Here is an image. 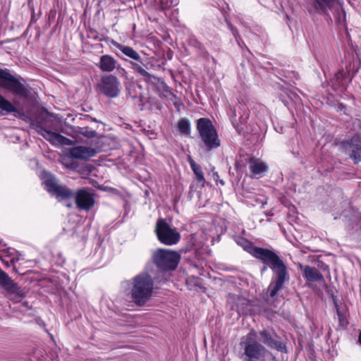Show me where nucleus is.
<instances>
[{"label":"nucleus","instance_id":"6","mask_svg":"<svg viewBox=\"0 0 361 361\" xmlns=\"http://www.w3.org/2000/svg\"><path fill=\"white\" fill-rule=\"evenodd\" d=\"M197 130L207 152L216 149L221 145L216 130L209 118H199L197 121Z\"/></svg>","mask_w":361,"mask_h":361},{"label":"nucleus","instance_id":"24","mask_svg":"<svg viewBox=\"0 0 361 361\" xmlns=\"http://www.w3.org/2000/svg\"><path fill=\"white\" fill-rule=\"evenodd\" d=\"M177 127L180 134L184 135H189L190 134V123L187 118L180 119Z\"/></svg>","mask_w":361,"mask_h":361},{"label":"nucleus","instance_id":"5","mask_svg":"<svg viewBox=\"0 0 361 361\" xmlns=\"http://www.w3.org/2000/svg\"><path fill=\"white\" fill-rule=\"evenodd\" d=\"M256 336L257 333L252 330L241 338L240 345L244 350L241 357L243 361H262L269 353L265 346L256 340Z\"/></svg>","mask_w":361,"mask_h":361},{"label":"nucleus","instance_id":"7","mask_svg":"<svg viewBox=\"0 0 361 361\" xmlns=\"http://www.w3.org/2000/svg\"><path fill=\"white\" fill-rule=\"evenodd\" d=\"M154 263L164 271L174 270L177 267L180 255L175 251L167 249H158L152 255Z\"/></svg>","mask_w":361,"mask_h":361},{"label":"nucleus","instance_id":"8","mask_svg":"<svg viewBox=\"0 0 361 361\" xmlns=\"http://www.w3.org/2000/svg\"><path fill=\"white\" fill-rule=\"evenodd\" d=\"M155 233L158 240L166 245H173L180 240V235L172 228L164 219H159L156 224Z\"/></svg>","mask_w":361,"mask_h":361},{"label":"nucleus","instance_id":"10","mask_svg":"<svg viewBox=\"0 0 361 361\" xmlns=\"http://www.w3.org/2000/svg\"><path fill=\"white\" fill-rule=\"evenodd\" d=\"M121 83L118 79L113 75L102 76L97 88L99 92L107 97H117L121 92Z\"/></svg>","mask_w":361,"mask_h":361},{"label":"nucleus","instance_id":"9","mask_svg":"<svg viewBox=\"0 0 361 361\" xmlns=\"http://www.w3.org/2000/svg\"><path fill=\"white\" fill-rule=\"evenodd\" d=\"M43 179L45 189L58 200H66L73 196V190L66 185L59 184L56 177L52 174L44 173Z\"/></svg>","mask_w":361,"mask_h":361},{"label":"nucleus","instance_id":"15","mask_svg":"<svg viewBox=\"0 0 361 361\" xmlns=\"http://www.w3.org/2000/svg\"><path fill=\"white\" fill-rule=\"evenodd\" d=\"M75 201L79 209L89 211L94 205V195L89 189H80L75 194Z\"/></svg>","mask_w":361,"mask_h":361},{"label":"nucleus","instance_id":"25","mask_svg":"<svg viewBox=\"0 0 361 361\" xmlns=\"http://www.w3.org/2000/svg\"><path fill=\"white\" fill-rule=\"evenodd\" d=\"M335 307L336 309V313H337L341 326H345L347 324V321L345 319V316L343 315V314H342L341 312V311L339 310V309L338 307V305L336 303H335Z\"/></svg>","mask_w":361,"mask_h":361},{"label":"nucleus","instance_id":"37","mask_svg":"<svg viewBox=\"0 0 361 361\" xmlns=\"http://www.w3.org/2000/svg\"><path fill=\"white\" fill-rule=\"evenodd\" d=\"M80 172V173H83L85 172V170H82V171H79Z\"/></svg>","mask_w":361,"mask_h":361},{"label":"nucleus","instance_id":"1","mask_svg":"<svg viewBox=\"0 0 361 361\" xmlns=\"http://www.w3.org/2000/svg\"><path fill=\"white\" fill-rule=\"evenodd\" d=\"M237 243L245 251L260 260L265 265L263 271L267 269V267L271 269L273 277L268 286L267 293L270 298H275L285 283L290 280L288 267L283 260L275 252L267 248L255 246L251 242L245 239L242 238Z\"/></svg>","mask_w":361,"mask_h":361},{"label":"nucleus","instance_id":"26","mask_svg":"<svg viewBox=\"0 0 361 361\" xmlns=\"http://www.w3.org/2000/svg\"><path fill=\"white\" fill-rule=\"evenodd\" d=\"M228 27L233 35L234 37L235 38L236 41L238 42V38L240 37L238 32L235 27H234L231 23H228Z\"/></svg>","mask_w":361,"mask_h":361},{"label":"nucleus","instance_id":"17","mask_svg":"<svg viewBox=\"0 0 361 361\" xmlns=\"http://www.w3.org/2000/svg\"><path fill=\"white\" fill-rule=\"evenodd\" d=\"M97 151L92 147L85 146H77L72 147L68 151L71 157L80 159H87L94 157Z\"/></svg>","mask_w":361,"mask_h":361},{"label":"nucleus","instance_id":"20","mask_svg":"<svg viewBox=\"0 0 361 361\" xmlns=\"http://www.w3.org/2000/svg\"><path fill=\"white\" fill-rule=\"evenodd\" d=\"M112 44L118 49L124 55L137 61H140L141 57L140 54L132 47L123 45L116 41H112Z\"/></svg>","mask_w":361,"mask_h":361},{"label":"nucleus","instance_id":"19","mask_svg":"<svg viewBox=\"0 0 361 361\" xmlns=\"http://www.w3.org/2000/svg\"><path fill=\"white\" fill-rule=\"evenodd\" d=\"M302 275L309 282H325L323 275L315 267L305 266L302 270Z\"/></svg>","mask_w":361,"mask_h":361},{"label":"nucleus","instance_id":"18","mask_svg":"<svg viewBox=\"0 0 361 361\" xmlns=\"http://www.w3.org/2000/svg\"><path fill=\"white\" fill-rule=\"evenodd\" d=\"M119 66L118 62L111 56L106 54L100 57L98 67L103 72H112Z\"/></svg>","mask_w":361,"mask_h":361},{"label":"nucleus","instance_id":"31","mask_svg":"<svg viewBox=\"0 0 361 361\" xmlns=\"http://www.w3.org/2000/svg\"><path fill=\"white\" fill-rule=\"evenodd\" d=\"M109 191H111L113 194H115V195L120 194L119 191L116 188H109Z\"/></svg>","mask_w":361,"mask_h":361},{"label":"nucleus","instance_id":"23","mask_svg":"<svg viewBox=\"0 0 361 361\" xmlns=\"http://www.w3.org/2000/svg\"><path fill=\"white\" fill-rule=\"evenodd\" d=\"M189 162L190 167L196 176L197 180L202 184V186H204L205 183V179L204 173L202 171V167L199 164H196L192 159H190Z\"/></svg>","mask_w":361,"mask_h":361},{"label":"nucleus","instance_id":"22","mask_svg":"<svg viewBox=\"0 0 361 361\" xmlns=\"http://www.w3.org/2000/svg\"><path fill=\"white\" fill-rule=\"evenodd\" d=\"M132 68L133 71L140 75L142 78L147 82H152L155 79V76L148 73L141 65L136 62H131Z\"/></svg>","mask_w":361,"mask_h":361},{"label":"nucleus","instance_id":"33","mask_svg":"<svg viewBox=\"0 0 361 361\" xmlns=\"http://www.w3.org/2000/svg\"><path fill=\"white\" fill-rule=\"evenodd\" d=\"M23 305L27 309H31V307L29 305V303L27 301L23 302Z\"/></svg>","mask_w":361,"mask_h":361},{"label":"nucleus","instance_id":"34","mask_svg":"<svg viewBox=\"0 0 361 361\" xmlns=\"http://www.w3.org/2000/svg\"><path fill=\"white\" fill-rule=\"evenodd\" d=\"M358 342L361 345V331H360V333L359 334V336H358Z\"/></svg>","mask_w":361,"mask_h":361},{"label":"nucleus","instance_id":"21","mask_svg":"<svg viewBox=\"0 0 361 361\" xmlns=\"http://www.w3.org/2000/svg\"><path fill=\"white\" fill-rule=\"evenodd\" d=\"M249 168L250 171L255 175H261L265 171H267V166L265 163L261 161L260 160L251 158L249 161Z\"/></svg>","mask_w":361,"mask_h":361},{"label":"nucleus","instance_id":"35","mask_svg":"<svg viewBox=\"0 0 361 361\" xmlns=\"http://www.w3.org/2000/svg\"><path fill=\"white\" fill-rule=\"evenodd\" d=\"M219 183H220V184H221V185H224L225 184L224 181V180H219Z\"/></svg>","mask_w":361,"mask_h":361},{"label":"nucleus","instance_id":"13","mask_svg":"<svg viewBox=\"0 0 361 361\" xmlns=\"http://www.w3.org/2000/svg\"><path fill=\"white\" fill-rule=\"evenodd\" d=\"M341 147L342 152L349 156L354 164H358L361 161V140L358 136L342 141Z\"/></svg>","mask_w":361,"mask_h":361},{"label":"nucleus","instance_id":"16","mask_svg":"<svg viewBox=\"0 0 361 361\" xmlns=\"http://www.w3.org/2000/svg\"><path fill=\"white\" fill-rule=\"evenodd\" d=\"M36 128L37 133L53 145H70L71 142L70 139L61 134L46 129L43 126V123H41V121L37 125Z\"/></svg>","mask_w":361,"mask_h":361},{"label":"nucleus","instance_id":"11","mask_svg":"<svg viewBox=\"0 0 361 361\" xmlns=\"http://www.w3.org/2000/svg\"><path fill=\"white\" fill-rule=\"evenodd\" d=\"M0 286L9 294V299L18 302L25 297V293L14 281L0 269Z\"/></svg>","mask_w":361,"mask_h":361},{"label":"nucleus","instance_id":"36","mask_svg":"<svg viewBox=\"0 0 361 361\" xmlns=\"http://www.w3.org/2000/svg\"><path fill=\"white\" fill-rule=\"evenodd\" d=\"M121 71H122V72H123V73H126V71H125V69H123V68H121Z\"/></svg>","mask_w":361,"mask_h":361},{"label":"nucleus","instance_id":"29","mask_svg":"<svg viewBox=\"0 0 361 361\" xmlns=\"http://www.w3.org/2000/svg\"><path fill=\"white\" fill-rule=\"evenodd\" d=\"M78 166V164L75 161H72L70 164H66V167L71 169L75 170Z\"/></svg>","mask_w":361,"mask_h":361},{"label":"nucleus","instance_id":"14","mask_svg":"<svg viewBox=\"0 0 361 361\" xmlns=\"http://www.w3.org/2000/svg\"><path fill=\"white\" fill-rule=\"evenodd\" d=\"M228 303L231 308L235 310L239 315L251 312V302L239 295H228Z\"/></svg>","mask_w":361,"mask_h":361},{"label":"nucleus","instance_id":"28","mask_svg":"<svg viewBox=\"0 0 361 361\" xmlns=\"http://www.w3.org/2000/svg\"><path fill=\"white\" fill-rule=\"evenodd\" d=\"M335 77L336 78L337 80L342 81L345 77V73L343 70H341L337 72Z\"/></svg>","mask_w":361,"mask_h":361},{"label":"nucleus","instance_id":"30","mask_svg":"<svg viewBox=\"0 0 361 361\" xmlns=\"http://www.w3.org/2000/svg\"><path fill=\"white\" fill-rule=\"evenodd\" d=\"M51 116V114L47 111V110H44L43 112H42V114H40L39 116V119H42V118H47V116Z\"/></svg>","mask_w":361,"mask_h":361},{"label":"nucleus","instance_id":"2","mask_svg":"<svg viewBox=\"0 0 361 361\" xmlns=\"http://www.w3.org/2000/svg\"><path fill=\"white\" fill-rule=\"evenodd\" d=\"M20 80H23L20 76L17 78L12 75L9 69L0 68V87L15 95L26 97L28 93L27 89ZM0 109L7 114L13 113L15 116L19 114L18 109L1 94H0Z\"/></svg>","mask_w":361,"mask_h":361},{"label":"nucleus","instance_id":"3","mask_svg":"<svg viewBox=\"0 0 361 361\" xmlns=\"http://www.w3.org/2000/svg\"><path fill=\"white\" fill-rule=\"evenodd\" d=\"M305 8L313 19L319 15L332 20L330 15L332 13L338 25H345L346 14L340 0H310Z\"/></svg>","mask_w":361,"mask_h":361},{"label":"nucleus","instance_id":"12","mask_svg":"<svg viewBox=\"0 0 361 361\" xmlns=\"http://www.w3.org/2000/svg\"><path fill=\"white\" fill-rule=\"evenodd\" d=\"M260 341L268 348L281 353H287L285 343L280 341L279 336L272 329H263L258 333Z\"/></svg>","mask_w":361,"mask_h":361},{"label":"nucleus","instance_id":"32","mask_svg":"<svg viewBox=\"0 0 361 361\" xmlns=\"http://www.w3.org/2000/svg\"><path fill=\"white\" fill-rule=\"evenodd\" d=\"M213 177H214V180L216 181V182H218L219 181V176L217 172H214L213 173Z\"/></svg>","mask_w":361,"mask_h":361},{"label":"nucleus","instance_id":"27","mask_svg":"<svg viewBox=\"0 0 361 361\" xmlns=\"http://www.w3.org/2000/svg\"><path fill=\"white\" fill-rule=\"evenodd\" d=\"M82 135L89 138H92V137H96L97 133H96V131L92 130H85V131H84L82 133Z\"/></svg>","mask_w":361,"mask_h":361},{"label":"nucleus","instance_id":"4","mask_svg":"<svg viewBox=\"0 0 361 361\" xmlns=\"http://www.w3.org/2000/svg\"><path fill=\"white\" fill-rule=\"evenodd\" d=\"M154 281L147 273H141L133 279L130 290L132 300L139 306H143L152 297Z\"/></svg>","mask_w":361,"mask_h":361}]
</instances>
